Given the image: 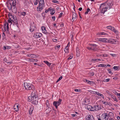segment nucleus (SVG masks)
Instances as JSON below:
<instances>
[{"label":"nucleus","instance_id":"35","mask_svg":"<svg viewBox=\"0 0 120 120\" xmlns=\"http://www.w3.org/2000/svg\"><path fill=\"white\" fill-rule=\"evenodd\" d=\"M90 9L89 8H88L87 10L85 12V14L86 15L88 14V13L90 11Z\"/></svg>","mask_w":120,"mask_h":120},{"label":"nucleus","instance_id":"30","mask_svg":"<svg viewBox=\"0 0 120 120\" xmlns=\"http://www.w3.org/2000/svg\"><path fill=\"white\" fill-rule=\"evenodd\" d=\"M55 13V11L54 9H51V10L50 14L51 15H53Z\"/></svg>","mask_w":120,"mask_h":120},{"label":"nucleus","instance_id":"64","mask_svg":"<svg viewBox=\"0 0 120 120\" xmlns=\"http://www.w3.org/2000/svg\"><path fill=\"white\" fill-rule=\"evenodd\" d=\"M52 19H53V20H55V16H53L52 17Z\"/></svg>","mask_w":120,"mask_h":120},{"label":"nucleus","instance_id":"58","mask_svg":"<svg viewBox=\"0 0 120 120\" xmlns=\"http://www.w3.org/2000/svg\"><path fill=\"white\" fill-rule=\"evenodd\" d=\"M12 62H13L12 61H10V62H7V63L8 64H11L12 63Z\"/></svg>","mask_w":120,"mask_h":120},{"label":"nucleus","instance_id":"32","mask_svg":"<svg viewBox=\"0 0 120 120\" xmlns=\"http://www.w3.org/2000/svg\"><path fill=\"white\" fill-rule=\"evenodd\" d=\"M46 114H48L51 111V109H46L45 110Z\"/></svg>","mask_w":120,"mask_h":120},{"label":"nucleus","instance_id":"47","mask_svg":"<svg viewBox=\"0 0 120 120\" xmlns=\"http://www.w3.org/2000/svg\"><path fill=\"white\" fill-rule=\"evenodd\" d=\"M62 79V76H61L60 77L59 79H58L57 81V82H58L61 79Z\"/></svg>","mask_w":120,"mask_h":120},{"label":"nucleus","instance_id":"55","mask_svg":"<svg viewBox=\"0 0 120 120\" xmlns=\"http://www.w3.org/2000/svg\"><path fill=\"white\" fill-rule=\"evenodd\" d=\"M97 35L99 36H100L101 35V32L98 33L97 34Z\"/></svg>","mask_w":120,"mask_h":120},{"label":"nucleus","instance_id":"56","mask_svg":"<svg viewBox=\"0 0 120 120\" xmlns=\"http://www.w3.org/2000/svg\"><path fill=\"white\" fill-rule=\"evenodd\" d=\"M2 36L4 38H5V35L4 33H3Z\"/></svg>","mask_w":120,"mask_h":120},{"label":"nucleus","instance_id":"54","mask_svg":"<svg viewBox=\"0 0 120 120\" xmlns=\"http://www.w3.org/2000/svg\"><path fill=\"white\" fill-rule=\"evenodd\" d=\"M76 54L78 56H79V52L78 51H77V54Z\"/></svg>","mask_w":120,"mask_h":120},{"label":"nucleus","instance_id":"53","mask_svg":"<svg viewBox=\"0 0 120 120\" xmlns=\"http://www.w3.org/2000/svg\"><path fill=\"white\" fill-rule=\"evenodd\" d=\"M101 35H105L106 34V33L103 32H101Z\"/></svg>","mask_w":120,"mask_h":120},{"label":"nucleus","instance_id":"57","mask_svg":"<svg viewBox=\"0 0 120 120\" xmlns=\"http://www.w3.org/2000/svg\"><path fill=\"white\" fill-rule=\"evenodd\" d=\"M99 96H101V97L103 98H104V96L102 94H100Z\"/></svg>","mask_w":120,"mask_h":120},{"label":"nucleus","instance_id":"45","mask_svg":"<svg viewBox=\"0 0 120 120\" xmlns=\"http://www.w3.org/2000/svg\"><path fill=\"white\" fill-rule=\"evenodd\" d=\"M52 41L54 42H56L58 40L56 39H52Z\"/></svg>","mask_w":120,"mask_h":120},{"label":"nucleus","instance_id":"7","mask_svg":"<svg viewBox=\"0 0 120 120\" xmlns=\"http://www.w3.org/2000/svg\"><path fill=\"white\" fill-rule=\"evenodd\" d=\"M90 46L91 47L92 50L95 51L98 50V47L97 45L95 44H90Z\"/></svg>","mask_w":120,"mask_h":120},{"label":"nucleus","instance_id":"19","mask_svg":"<svg viewBox=\"0 0 120 120\" xmlns=\"http://www.w3.org/2000/svg\"><path fill=\"white\" fill-rule=\"evenodd\" d=\"M42 32L44 34H48V32H47L45 27L44 26H42L41 27Z\"/></svg>","mask_w":120,"mask_h":120},{"label":"nucleus","instance_id":"15","mask_svg":"<svg viewBox=\"0 0 120 120\" xmlns=\"http://www.w3.org/2000/svg\"><path fill=\"white\" fill-rule=\"evenodd\" d=\"M44 6V5L39 4L38 7L37 8V11H41L43 8Z\"/></svg>","mask_w":120,"mask_h":120},{"label":"nucleus","instance_id":"40","mask_svg":"<svg viewBox=\"0 0 120 120\" xmlns=\"http://www.w3.org/2000/svg\"><path fill=\"white\" fill-rule=\"evenodd\" d=\"M110 80V79H105L103 80V81L104 82H109Z\"/></svg>","mask_w":120,"mask_h":120},{"label":"nucleus","instance_id":"37","mask_svg":"<svg viewBox=\"0 0 120 120\" xmlns=\"http://www.w3.org/2000/svg\"><path fill=\"white\" fill-rule=\"evenodd\" d=\"M91 61L94 62H98V61H97V59H92L91 60Z\"/></svg>","mask_w":120,"mask_h":120},{"label":"nucleus","instance_id":"8","mask_svg":"<svg viewBox=\"0 0 120 120\" xmlns=\"http://www.w3.org/2000/svg\"><path fill=\"white\" fill-rule=\"evenodd\" d=\"M107 29L111 30L113 31L116 34H118V32L113 27H112L111 26H108L107 27Z\"/></svg>","mask_w":120,"mask_h":120},{"label":"nucleus","instance_id":"5","mask_svg":"<svg viewBox=\"0 0 120 120\" xmlns=\"http://www.w3.org/2000/svg\"><path fill=\"white\" fill-rule=\"evenodd\" d=\"M15 3V0H11L9 1L8 3L7 7L9 10H11L12 7V4Z\"/></svg>","mask_w":120,"mask_h":120},{"label":"nucleus","instance_id":"23","mask_svg":"<svg viewBox=\"0 0 120 120\" xmlns=\"http://www.w3.org/2000/svg\"><path fill=\"white\" fill-rule=\"evenodd\" d=\"M28 61L30 62H37L38 61V60L36 59H34L33 58H32L28 59Z\"/></svg>","mask_w":120,"mask_h":120},{"label":"nucleus","instance_id":"14","mask_svg":"<svg viewBox=\"0 0 120 120\" xmlns=\"http://www.w3.org/2000/svg\"><path fill=\"white\" fill-rule=\"evenodd\" d=\"M98 41H101L103 42H107L108 39L106 38H98Z\"/></svg>","mask_w":120,"mask_h":120},{"label":"nucleus","instance_id":"2","mask_svg":"<svg viewBox=\"0 0 120 120\" xmlns=\"http://www.w3.org/2000/svg\"><path fill=\"white\" fill-rule=\"evenodd\" d=\"M28 101H32V103L34 104H37L38 103V98L37 94L34 91L32 92V94L30 96L28 97Z\"/></svg>","mask_w":120,"mask_h":120},{"label":"nucleus","instance_id":"12","mask_svg":"<svg viewBox=\"0 0 120 120\" xmlns=\"http://www.w3.org/2000/svg\"><path fill=\"white\" fill-rule=\"evenodd\" d=\"M42 36V34L41 33H34V37L35 38H37L41 37Z\"/></svg>","mask_w":120,"mask_h":120},{"label":"nucleus","instance_id":"52","mask_svg":"<svg viewBox=\"0 0 120 120\" xmlns=\"http://www.w3.org/2000/svg\"><path fill=\"white\" fill-rule=\"evenodd\" d=\"M114 94L116 95H117L118 96V94H119L118 93H117V92L116 91H115L114 92Z\"/></svg>","mask_w":120,"mask_h":120},{"label":"nucleus","instance_id":"60","mask_svg":"<svg viewBox=\"0 0 120 120\" xmlns=\"http://www.w3.org/2000/svg\"><path fill=\"white\" fill-rule=\"evenodd\" d=\"M63 13H61L60 14L59 16V18L63 14Z\"/></svg>","mask_w":120,"mask_h":120},{"label":"nucleus","instance_id":"59","mask_svg":"<svg viewBox=\"0 0 120 120\" xmlns=\"http://www.w3.org/2000/svg\"><path fill=\"white\" fill-rule=\"evenodd\" d=\"M11 20H8V23H11Z\"/></svg>","mask_w":120,"mask_h":120},{"label":"nucleus","instance_id":"49","mask_svg":"<svg viewBox=\"0 0 120 120\" xmlns=\"http://www.w3.org/2000/svg\"><path fill=\"white\" fill-rule=\"evenodd\" d=\"M87 49H88V50H92V49L91 47H87Z\"/></svg>","mask_w":120,"mask_h":120},{"label":"nucleus","instance_id":"18","mask_svg":"<svg viewBox=\"0 0 120 120\" xmlns=\"http://www.w3.org/2000/svg\"><path fill=\"white\" fill-rule=\"evenodd\" d=\"M77 15L75 13H74L73 14L72 18V21H74L77 18Z\"/></svg>","mask_w":120,"mask_h":120},{"label":"nucleus","instance_id":"27","mask_svg":"<svg viewBox=\"0 0 120 120\" xmlns=\"http://www.w3.org/2000/svg\"><path fill=\"white\" fill-rule=\"evenodd\" d=\"M43 62L48 66H50L51 64V63L47 61H44Z\"/></svg>","mask_w":120,"mask_h":120},{"label":"nucleus","instance_id":"6","mask_svg":"<svg viewBox=\"0 0 120 120\" xmlns=\"http://www.w3.org/2000/svg\"><path fill=\"white\" fill-rule=\"evenodd\" d=\"M61 101L62 100L59 99L58 101H54L53 103V105L57 109L58 107V106H59L61 104Z\"/></svg>","mask_w":120,"mask_h":120},{"label":"nucleus","instance_id":"13","mask_svg":"<svg viewBox=\"0 0 120 120\" xmlns=\"http://www.w3.org/2000/svg\"><path fill=\"white\" fill-rule=\"evenodd\" d=\"M102 116L103 119L105 120H108L109 118L108 115L106 113H105L102 114Z\"/></svg>","mask_w":120,"mask_h":120},{"label":"nucleus","instance_id":"63","mask_svg":"<svg viewBox=\"0 0 120 120\" xmlns=\"http://www.w3.org/2000/svg\"><path fill=\"white\" fill-rule=\"evenodd\" d=\"M110 55L112 56H115V55L114 54H110Z\"/></svg>","mask_w":120,"mask_h":120},{"label":"nucleus","instance_id":"17","mask_svg":"<svg viewBox=\"0 0 120 120\" xmlns=\"http://www.w3.org/2000/svg\"><path fill=\"white\" fill-rule=\"evenodd\" d=\"M18 104H15L14 106V109L16 112H17L19 110V106Z\"/></svg>","mask_w":120,"mask_h":120},{"label":"nucleus","instance_id":"50","mask_svg":"<svg viewBox=\"0 0 120 120\" xmlns=\"http://www.w3.org/2000/svg\"><path fill=\"white\" fill-rule=\"evenodd\" d=\"M100 94V93H99L98 92L96 91L95 94H97L98 96H99Z\"/></svg>","mask_w":120,"mask_h":120},{"label":"nucleus","instance_id":"42","mask_svg":"<svg viewBox=\"0 0 120 120\" xmlns=\"http://www.w3.org/2000/svg\"><path fill=\"white\" fill-rule=\"evenodd\" d=\"M108 71V72L110 74H112V73L111 72V70L110 69H108L107 70Z\"/></svg>","mask_w":120,"mask_h":120},{"label":"nucleus","instance_id":"62","mask_svg":"<svg viewBox=\"0 0 120 120\" xmlns=\"http://www.w3.org/2000/svg\"><path fill=\"white\" fill-rule=\"evenodd\" d=\"M71 115H72V116L73 117H75V116H76V115L75 114H72Z\"/></svg>","mask_w":120,"mask_h":120},{"label":"nucleus","instance_id":"20","mask_svg":"<svg viewBox=\"0 0 120 120\" xmlns=\"http://www.w3.org/2000/svg\"><path fill=\"white\" fill-rule=\"evenodd\" d=\"M35 29V26L34 25H33L31 26L30 28V32H32Z\"/></svg>","mask_w":120,"mask_h":120},{"label":"nucleus","instance_id":"26","mask_svg":"<svg viewBox=\"0 0 120 120\" xmlns=\"http://www.w3.org/2000/svg\"><path fill=\"white\" fill-rule=\"evenodd\" d=\"M85 80L86 82L89 84H93L94 83V82H93L90 81L87 79H86Z\"/></svg>","mask_w":120,"mask_h":120},{"label":"nucleus","instance_id":"33","mask_svg":"<svg viewBox=\"0 0 120 120\" xmlns=\"http://www.w3.org/2000/svg\"><path fill=\"white\" fill-rule=\"evenodd\" d=\"M88 91L90 93L92 94H95L96 91H92L91 90H89Z\"/></svg>","mask_w":120,"mask_h":120},{"label":"nucleus","instance_id":"61","mask_svg":"<svg viewBox=\"0 0 120 120\" xmlns=\"http://www.w3.org/2000/svg\"><path fill=\"white\" fill-rule=\"evenodd\" d=\"M4 60L5 62H6V61H7V60L6 58H4Z\"/></svg>","mask_w":120,"mask_h":120},{"label":"nucleus","instance_id":"21","mask_svg":"<svg viewBox=\"0 0 120 120\" xmlns=\"http://www.w3.org/2000/svg\"><path fill=\"white\" fill-rule=\"evenodd\" d=\"M4 29L5 30H8L9 29V26L8 25V22L5 23L4 24Z\"/></svg>","mask_w":120,"mask_h":120},{"label":"nucleus","instance_id":"3","mask_svg":"<svg viewBox=\"0 0 120 120\" xmlns=\"http://www.w3.org/2000/svg\"><path fill=\"white\" fill-rule=\"evenodd\" d=\"M8 16L9 19L14 23L16 24V25L18 27L17 21L16 16L15 15L12 16L10 13L8 14Z\"/></svg>","mask_w":120,"mask_h":120},{"label":"nucleus","instance_id":"1","mask_svg":"<svg viewBox=\"0 0 120 120\" xmlns=\"http://www.w3.org/2000/svg\"><path fill=\"white\" fill-rule=\"evenodd\" d=\"M113 4V3L111 1H109L107 3L102 4L100 7L101 12L102 13H104L108 9H110Z\"/></svg>","mask_w":120,"mask_h":120},{"label":"nucleus","instance_id":"25","mask_svg":"<svg viewBox=\"0 0 120 120\" xmlns=\"http://www.w3.org/2000/svg\"><path fill=\"white\" fill-rule=\"evenodd\" d=\"M39 4L44 5V2L43 0H38Z\"/></svg>","mask_w":120,"mask_h":120},{"label":"nucleus","instance_id":"41","mask_svg":"<svg viewBox=\"0 0 120 120\" xmlns=\"http://www.w3.org/2000/svg\"><path fill=\"white\" fill-rule=\"evenodd\" d=\"M114 69L115 70H117L118 69V66H114L113 67Z\"/></svg>","mask_w":120,"mask_h":120},{"label":"nucleus","instance_id":"24","mask_svg":"<svg viewBox=\"0 0 120 120\" xmlns=\"http://www.w3.org/2000/svg\"><path fill=\"white\" fill-rule=\"evenodd\" d=\"M110 95L112 98L116 102L118 101L117 100L116 98L115 97L114 95L113 94H110Z\"/></svg>","mask_w":120,"mask_h":120},{"label":"nucleus","instance_id":"48","mask_svg":"<svg viewBox=\"0 0 120 120\" xmlns=\"http://www.w3.org/2000/svg\"><path fill=\"white\" fill-rule=\"evenodd\" d=\"M64 51L65 52L67 53H68L69 52V51L68 49H64Z\"/></svg>","mask_w":120,"mask_h":120},{"label":"nucleus","instance_id":"29","mask_svg":"<svg viewBox=\"0 0 120 120\" xmlns=\"http://www.w3.org/2000/svg\"><path fill=\"white\" fill-rule=\"evenodd\" d=\"M20 15H21L25 16L26 15V12H22L20 13Z\"/></svg>","mask_w":120,"mask_h":120},{"label":"nucleus","instance_id":"34","mask_svg":"<svg viewBox=\"0 0 120 120\" xmlns=\"http://www.w3.org/2000/svg\"><path fill=\"white\" fill-rule=\"evenodd\" d=\"M34 54H28L27 55V56L30 57H34L33 56H34Z\"/></svg>","mask_w":120,"mask_h":120},{"label":"nucleus","instance_id":"16","mask_svg":"<svg viewBox=\"0 0 120 120\" xmlns=\"http://www.w3.org/2000/svg\"><path fill=\"white\" fill-rule=\"evenodd\" d=\"M93 111H98L100 110L101 109V108L98 105H96L94 106V107H93Z\"/></svg>","mask_w":120,"mask_h":120},{"label":"nucleus","instance_id":"43","mask_svg":"<svg viewBox=\"0 0 120 120\" xmlns=\"http://www.w3.org/2000/svg\"><path fill=\"white\" fill-rule=\"evenodd\" d=\"M46 106H48L49 105V101L47 100L46 101Z\"/></svg>","mask_w":120,"mask_h":120},{"label":"nucleus","instance_id":"46","mask_svg":"<svg viewBox=\"0 0 120 120\" xmlns=\"http://www.w3.org/2000/svg\"><path fill=\"white\" fill-rule=\"evenodd\" d=\"M60 45H58L57 46H56L55 47V48L56 49H57L59 48H60Z\"/></svg>","mask_w":120,"mask_h":120},{"label":"nucleus","instance_id":"51","mask_svg":"<svg viewBox=\"0 0 120 120\" xmlns=\"http://www.w3.org/2000/svg\"><path fill=\"white\" fill-rule=\"evenodd\" d=\"M73 56L72 55H71L68 58V59H72L73 58Z\"/></svg>","mask_w":120,"mask_h":120},{"label":"nucleus","instance_id":"39","mask_svg":"<svg viewBox=\"0 0 120 120\" xmlns=\"http://www.w3.org/2000/svg\"><path fill=\"white\" fill-rule=\"evenodd\" d=\"M74 90L76 92H80L81 91V90L80 89H75Z\"/></svg>","mask_w":120,"mask_h":120},{"label":"nucleus","instance_id":"22","mask_svg":"<svg viewBox=\"0 0 120 120\" xmlns=\"http://www.w3.org/2000/svg\"><path fill=\"white\" fill-rule=\"evenodd\" d=\"M86 108L88 110L90 111H93V107L89 105H87L86 106Z\"/></svg>","mask_w":120,"mask_h":120},{"label":"nucleus","instance_id":"9","mask_svg":"<svg viewBox=\"0 0 120 120\" xmlns=\"http://www.w3.org/2000/svg\"><path fill=\"white\" fill-rule=\"evenodd\" d=\"M117 41L113 39H109L108 40L107 42L112 44H116Z\"/></svg>","mask_w":120,"mask_h":120},{"label":"nucleus","instance_id":"31","mask_svg":"<svg viewBox=\"0 0 120 120\" xmlns=\"http://www.w3.org/2000/svg\"><path fill=\"white\" fill-rule=\"evenodd\" d=\"M98 65V67H106L107 66L106 65H105L104 64H99Z\"/></svg>","mask_w":120,"mask_h":120},{"label":"nucleus","instance_id":"38","mask_svg":"<svg viewBox=\"0 0 120 120\" xmlns=\"http://www.w3.org/2000/svg\"><path fill=\"white\" fill-rule=\"evenodd\" d=\"M38 2V0H36L34 2V4L35 5H36Z\"/></svg>","mask_w":120,"mask_h":120},{"label":"nucleus","instance_id":"4","mask_svg":"<svg viewBox=\"0 0 120 120\" xmlns=\"http://www.w3.org/2000/svg\"><path fill=\"white\" fill-rule=\"evenodd\" d=\"M24 85L25 88L26 90H33L34 89V86L32 84L25 82L24 83Z\"/></svg>","mask_w":120,"mask_h":120},{"label":"nucleus","instance_id":"11","mask_svg":"<svg viewBox=\"0 0 120 120\" xmlns=\"http://www.w3.org/2000/svg\"><path fill=\"white\" fill-rule=\"evenodd\" d=\"M86 119L90 120H94V116L92 115H87L86 117Z\"/></svg>","mask_w":120,"mask_h":120},{"label":"nucleus","instance_id":"36","mask_svg":"<svg viewBox=\"0 0 120 120\" xmlns=\"http://www.w3.org/2000/svg\"><path fill=\"white\" fill-rule=\"evenodd\" d=\"M52 2L53 3H59V1L56 0H53L52 1Z\"/></svg>","mask_w":120,"mask_h":120},{"label":"nucleus","instance_id":"10","mask_svg":"<svg viewBox=\"0 0 120 120\" xmlns=\"http://www.w3.org/2000/svg\"><path fill=\"white\" fill-rule=\"evenodd\" d=\"M16 2H14V3L13 4H12V7L11 8L12 11L13 12L15 13L16 12V7L15 5H16Z\"/></svg>","mask_w":120,"mask_h":120},{"label":"nucleus","instance_id":"44","mask_svg":"<svg viewBox=\"0 0 120 120\" xmlns=\"http://www.w3.org/2000/svg\"><path fill=\"white\" fill-rule=\"evenodd\" d=\"M94 73L93 72H90L89 74V75H91V76H93L94 75Z\"/></svg>","mask_w":120,"mask_h":120},{"label":"nucleus","instance_id":"28","mask_svg":"<svg viewBox=\"0 0 120 120\" xmlns=\"http://www.w3.org/2000/svg\"><path fill=\"white\" fill-rule=\"evenodd\" d=\"M33 109V108H30L29 111V113L30 115H31L32 113Z\"/></svg>","mask_w":120,"mask_h":120}]
</instances>
